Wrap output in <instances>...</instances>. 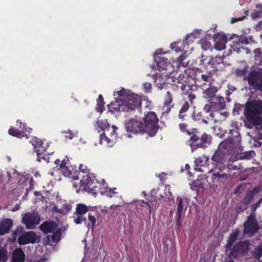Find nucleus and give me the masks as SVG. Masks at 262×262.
<instances>
[{
	"instance_id": "obj_29",
	"label": "nucleus",
	"mask_w": 262,
	"mask_h": 262,
	"mask_svg": "<svg viewBox=\"0 0 262 262\" xmlns=\"http://www.w3.org/2000/svg\"><path fill=\"white\" fill-rule=\"evenodd\" d=\"M99 186H101V188H99V191L102 194H104L107 196L112 198L116 193V192L114 190L108 188L105 182L103 180L102 184H100Z\"/></svg>"
},
{
	"instance_id": "obj_5",
	"label": "nucleus",
	"mask_w": 262,
	"mask_h": 262,
	"mask_svg": "<svg viewBox=\"0 0 262 262\" xmlns=\"http://www.w3.org/2000/svg\"><path fill=\"white\" fill-rule=\"evenodd\" d=\"M158 121L155 113L151 112L147 113L143 118V133H147L150 136H155L159 128Z\"/></svg>"
},
{
	"instance_id": "obj_54",
	"label": "nucleus",
	"mask_w": 262,
	"mask_h": 262,
	"mask_svg": "<svg viewBox=\"0 0 262 262\" xmlns=\"http://www.w3.org/2000/svg\"><path fill=\"white\" fill-rule=\"evenodd\" d=\"M52 210L54 212L58 213L60 214H62V215L66 214L65 211L62 209H61V208L59 209V208H58V207L57 206H54Z\"/></svg>"
},
{
	"instance_id": "obj_49",
	"label": "nucleus",
	"mask_w": 262,
	"mask_h": 262,
	"mask_svg": "<svg viewBox=\"0 0 262 262\" xmlns=\"http://www.w3.org/2000/svg\"><path fill=\"white\" fill-rule=\"evenodd\" d=\"M0 174L2 175V176H7L6 178H3L2 177V180H1L2 181L4 182V181H7L10 180L11 177H10V172H6V171H4V172H2L0 170Z\"/></svg>"
},
{
	"instance_id": "obj_11",
	"label": "nucleus",
	"mask_w": 262,
	"mask_h": 262,
	"mask_svg": "<svg viewBox=\"0 0 262 262\" xmlns=\"http://www.w3.org/2000/svg\"><path fill=\"white\" fill-rule=\"evenodd\" d=\"M227 152L218 149L213 154L211 158L213 162L212 168L209 170V172H212L214 169H219L221 171L224 168L222 165L226 161Z\"/></svg>"
},
{
	"instance_id": "obj_48",
	"label": "nucleus",
	"mask_w": 262,
	"mask_h": 262,
	"mask_svg": "<svg viewBox=\"0 0 262 262\" xmlns=\"http://www.w3.org/2000/svg\"><path fill=\"white\" fill-rule=\"evenodd\" d=\"M118 129L117 127H116L115 125H112V132H110V130H109L108 134H107V135H110V136L113 139H116L117 135H116V130Z\"/></svg>"
},
{
	"instance_id": "obj_7",
	"label": "nucleus",
	"mask_w": 262,
	"mask_h": 262,
	"mask_svg": "<svg viewBox=\"0 0 262 262\" xmlns=\"http://www.w3.org/2000/svg\"><path fill=\"white\" fill-rule=\"evenodd\" d=\"M211 102L212 103V110L215 113L211 112L210 114V116L212 118H215L213 121L216 123L224 120L227 117V113L219 112V111L224 108L225 106L224 98L221 96H216L211 101Z\"/></svg>"
},
{
	"instance_id": "obj_16",
	"label": "nucleus",
	"mask_w": 262,
	"mask_h": 262,
	"mask_svg": "<svg viewBox=\"0 0 262 262\" xmlns=\"http://www.w3.org/2000/svg\"><path fill=\"white\" fill-rule=\"evenodd\" d=\"M203 92V97L206 99L208 102H210L212 100L216 97V93L218 90L217 87L213 85V83L207 84L203 83L201 85Z\"/></svg>"
},
{
	"instance_id": "obj_42",
	"label": "nucleus",
	"mask_w": 262,
	"mask_h": 262,
	"mask_svg": "<svg viewBox=\"0 0 262 262\" xmlns=\"http://www.w3.org/2000/svg\"><path fill=\"white\" fill-rule=\"evenodd\" d=\"M172 100L173 97L172 94L170 91H167L165 95L164 104L165 105H168L172 102Z\"/></svg>"
},
{
	"instance_id": "obj_60",
	"label": "nucleus",
	"mask_w": 262,
	"mask_h": 262,
	"mask_svg": "<svg viewBox=\"0 0 262 262\" xmlns=\"http://www.w3.org/2000/svg\"><path fill=\"white\" fill-rule=\"evenodd\" d=\"M260 189L259 187H255L251 191L249 192H252V195H254V194L258 193L260 191Z\"/></svg>"
},
{
	"instance_id": "obj_28",
	"label": "nucleus",
	"mask_w": 262,
	"mask_h": 262,
	"mask_svg": "<svg viewBox=\"0 0 262 262\" xmlns=\"http://www.w3.org/2000/svg\"><path fill=\"white\" fill-rule=\"evenodd\" d=\"M178 201H179L177 208L178 221L179 222L182 215L184 208L187 203V199L178 197Z\"/></svg>"
},
{
	"instance_id": "obj_23",
	"label": "nucleus",
	"mask_w": 262,
	"mask_h": 262,
	"mask_svg": "<svg viewBox=\"0 0 262 262\" xmlns=\"http://www.w3.org/2000/svg\"><path fill=\"white\" fill-rule=\"evenodd\" d=\"M13 222L10 219H4L0 222V235H4L9 232L12 227Z\"/></svg>"
},
{
	"instance_id": "obj_57",
	"label": "nucleus",
	"mask_w": 262,
	"mask_h": 262,
	"mask_svg": "<svg viewBox=\"0 0 262 262\" xmlns=\"http://www.w3.org/2000/svg\"><path fill=\"white\" fill-rule=\"evenodd\" d=\"M62 206H63L62 209L65 211L66 214L72 208L71 205L70 204L67 203L66 202H64V204H62Z\"/></svg>"
},
{
	"instance_id": "obj_62",
	"label": "nucleus",
	"mask_w": 262,
	"mask_h": 262,
	"mask_svg": "<svg viewBox=\"0 0 262 262\" xmlns=\"http://www.w3.org/2000/svg\"><path fill=\"white\" fill-rule=\"evenodd\" d=\"M189 101L192 102V100H193L195 98V95L192 93H190L188 95Z\"/></svg>"
},
{
	"instance_id": "obj_53",
	"label": "nucleus",
	"mask_w": 262,
	"mask_h": 262,
	"mask_svg": "<svg viewBox=\"0 0 262 262\" xmlns=\"http://www.w3.org/2000/svg\"><path fill=\"white\" fill-rule=\"evenodd\" d=\"M223 59H224L223 56H216L215 58H214L212 59V61L214 63H216V64H220V63L223 62Z\"/></svg>"
},
{
	"instance_id": "obj_15",
	"label": "nucleus",
	"mask_w": 262,
	"mask_h": 262,
	"mask_svg": "<svg viewBox=\"0 0 262 262\" xmlns=\"http://www.w3.org/2000/svg\"><path fill=\"white\" fill-rule=\"evenodd\" d=\"M244 233L245 234L251 236L258 230V225L256 218L253 216L248 217L244 225Z\"/></svg>"
},
{
	"instance_id": "obj_39",
	"label": "nucleus",
	"mask_w": 262,
	"mask_h": 262,
	"mask_svg": "<svg viewBox=\"0 0 262 262\" xmlns=\"http://www.w3.org/2000/svg\"><path fill=\"white\" fill-rule=\"evenodd\" d=\"M83 215L78 214V213L75 212L74 215V221L76 224H80L83 221L86 220L85 218L83 217Z\"/></svg>"
},
{
	"instance_id": "obj_45",
	"label": "nucleus",
	"mask_w": 262,
	"mask_h": 262,
	"mask_svg": "<svg viewBox=\"0 0 262 262\" xmlns=\"http://www.w3.org/2000/svg\"><path fill=\"white\" fill-rule=\"evenodd\" d=\"M28 182V179L25 176L20 175L19 179L18 181V185L20 186V187L24 188L25 186L27 185V183Z\"/></svg>"
},
{
	"instance_id": "obj_17",
	"label": "nucleus",
	"mask_w": 262,
	"mask_h": 262,
	"mask_svg": "<svg viewBox=\"0 0 262 262\" xmlns=\"http://www.w3.org/2000/svg\"><path fill=\"white\" fill-rule=\"evenodd\" d=\"M19 123L20 128H21L23 130H19L15 129L14 127H11L9 129V134L11 136L16 137L17 138L25 137L26 138H28V136L27 134V133L30 134L32 131V128L30 127H27L26 124L19 120L17 121V123Z\"/></svg>"
},
{
	"instance_id": "obj_30",
	"label": "nucleus",
	"mask_w": 262,
	"mask_h": 262,
	"mask_svg": "<svg viewBox=\"0 0 262 262\" xmlns=\"http://www.w3.org/2000/svg\"><path fill=\"white\" fill-rule=\"evenodd\" d=\"M97 124L101 130H104L106 134H108L110 130V125L108 123L107 120L98 119Z\"/></svg>"
},
{
	"instance_id": "obj_61",
	"label": "nucleus",
	"mask_w": 262,
	"mask_h": 262,
	"mask_svg": "<svg viewBox=\"0 0 262 262\" xmlns=\"http://www.w3.org/2000/svg\"><path fill=\"white\" fill-rule=\"evenodd\" d=\"M258 207L259 206L256 203L253 204L251 206V211L254 212Z\"/></svg>"
},
{
	"instance_id": "obj_12",
	"label": "nucleus",
	"mask_w": 262,
	"mask_h": 262,
	"mask_svg": "<svg viewBox=\"0 0 262 262\" xmlns=\"http://www.w3.org/2000/svg\"><path fill=\"white\" fill-rule=\"evenodd\" d=\"M22 223L27 229H33L40 222V217L37 212H27L22 214Z\"/></svg>"
},
{
	"instance_id": "obj_8",
	"label": "nucleus",
	"mask_w": 262,
	"mask_h": 262,
	"mask_svg": "<svg viewBox=\"0 0 262 262\" xmlns=\"http://www.w3.org/2000/svg\"><path fill=\"white\" fill-rule=\"evenodd\" d=\"M13 237L15 240L18 238V242L20 245L34 243L40 241V238L36 236L34 232H25L23 228H18L14 231Z\"/></svg>"
},
{
	"instance_id": "obj_50",
	"label": "nucleus",
	"mask_w": 262,
	"mask_h": 262,
	"mask_svg": "<svg viewBox=\"0 0 262 262\" xmlns=\"http://www.w3.org/2000/svg\"><path fill=\"white\" fill-rule=\"evenodd\" d=\"M151 84L150 83L146 82L143 84V90L145 93H150L151 92Z\"/></svg>"
},
{
	"instance_id": "obj_59",
	"label": "nucleus",
	"mask_w": 262,
	"mask_h": 262,
	"mask_svg": "<svg viewBox=\"0 0 262 262\" xmlns=\"http://www.w3.org/2000/svg\"><path fill=\"white\" fill-rule=\"evenodd\" d=\"M244 16L243 17H237V18H231V23L232 24H233L236 21H238L239 20H243L244 18Z\"/></svg>"
},
{
	"instance_id": "obj_1",
	"label": "nucleus",
	"mask_w": 262,
	"mask_h": 262,
	"mask_svg": "<svg viewBox=\"0 0 262 262\" xmlns=\"http://www.w3.org/2000/svg\"><path fill=\"white\" fill-rule=\"evenodd\" d=\"M60 160L55 161L57 165V170H59L65 177L71 178L75 180H78L81 178L80 182H74L73 186L77 192L80 191H86L89 192L96 193V189L100 183L95 179L93 176H91L86 166L80 165L79 167V171L77 174V170L75 165H71L69 158L66 157L59 164Z\"/></svg>"
},
{
	"instance_id": "obj_37",
	"label": "nucleus",
	"mask_w": 262,
	"mask_h": 262,
	"mask_svg": "<svg viewBox=\"0 0 262 262\" xmlns=\"http://www.w3.org/2000/svg\"><path fill=\"white\" fill-rule=\"evenodd\" d=\"M252 254L256 259H258L262 256V244L259 246L254 248Z\"/></svg>"
},
{
	"instance_id": "obj_2",
	"label": "nucleus",
	"mask_w": 262,
	"mask_h": 262,
	"mask_svg": "<svg viewBox=\"0 0 262 262\" xmlns=\"http://www.w3.org/2000/svg\"><path fill=\"white\" fill-rule=\"evenodd\" d=\"M114 96L115 101L107 105L109 111L112 113L134 110L139 107L141 104L138 95L123 88L115 92Z\"/></svg>"
},
{
	"instance_id": "obj_64",
	"label": "nucleus",
	"mask_w": 262,
	"mask_h": 262,
	"mask_svg": "<svg viewBox=\"0 0 262 262\" xmlns=\"http://www.w3.org/2000/svg\"><path fill=\"white\" fill-rule=\"evenodd\" d=\"M261 52V50L260 48H257L254 50V53L255 54V57H257L258 55H259Z\"/></svg>"
},
{
	"instance_id": "obj_41",
	"label": "nucleus",
	"mask_w": 262,
	"mask_h": 262,
	"mask_svg": "<svg viewBox=\"0 0 262 262\" xmlns=\"http://www.w3.org/2000/svg\"><path fill=\"white\" fill-rule=\"evenodd\" d=\"M200 43L201 45V48L205 51L210 49L211 47V43L205 39L201 40Z\"/></svg>"
},
{
	"instance_id": "obj_38",
	"label": "nucleus",
	"mask_w": 262,
	"mask_h": 262,
	"mask_svg": "<svg viewBox=\"0 0 262 262\" xmlns=\"http://www.w3.org/2000/svg\"><path fill=\"white\" fill-rule=\"evenodd\" d=\"M97 107L96 110L98 112L100 113H102L103 111V106L104 104V102L103 101V99L102 97V96L101 95H99L98 98L97 100Z\"/></svg>"
},
{
	"instance_id": "obj_9",
	"label": "nucleus",
	"mask_w": 262,
	"mask_h": 262,
	"mask_svg": "<svg viewBox=\"0 0 262 262\" xmlns=\"http://www.w3.org/2000/svg\"><path fill=\"white\" fill-rule=\"evenodd\" d=\"M199 37V32H193L189 34L186 36V42H184V40L182 41L174 42L170 45L171 49L174 51L176 53L180 52V51H185V53L187 52V49L188 48L189 44L192 42L194 40Z\"/></svg>"
},
{
	"instance_id": "obj_19",
	"label": "nucleus",
	"mask_w": 262,
	"mask_h": 262,
	"mask_svg": "<svg viewBox=\"0 0 262 262\" xmlns=\"http://www.w3.org/2000/svg\"><path fill=\"white\" fill-rule=\"evenodd\" d=\"M125 127L127 132L135 133H143V122L137 119H130L125 123Z\"/></svg>"
},
{
	"instance_id": "obj_14",
	"label": "nucleus",
	"mask_w": 262,
	"mask_h": 262,
	"mask_svg": "<svg viewBox=\"0 0 262 262\" xmlns=\"http://www.w3.org/2000/svg\"><path fill=\"white\" fill-rule=\"evenodd\" d=\"M249 84L252 89L262 90V73L253 72L249 73L247 77Z\"/></svg>"
},
{
	"instance_id": "obj_4",
	"label": "nucleus",
	"mask_w": 262,
	"mask_h": 262,
	"mask_svg": "<svg viewBox=\"0 0 262 262\" xmlns=\"http://www.w3.org/2000/svg\"><path fill=\"white\" fill-rule=\"evenodd\" d=\"M262 113V102L256 101L246 104L244 114L249 121L255 125L262 123V118L260 116Z\"/></svg>"
},
{
	"instance_id": "obj_22",
	"label": "nucleus",
	"mask_w": 262,
	"mask_h": 262,
	"mask_svg": "<svg viewBox=\"0 0 262 262\" xmlns=\"http://www.w3.org/2000/svg\"><path fill=\"white\" fill-rule=\"evenodd\" d=\"M227 38L224 34H217L214 36L215 44L214 48L218 51H221L225 48Z\"/></svg>"
},
{
	"instance_id": "obj_21",
	"label": "nucleus",
	"mask_w": 262,
	"mask_h": 262,
	"mask_svg": "<svg viewBox=\"0 0 262 262\" xmlns=\"http://www.w3.org/2000/svg\"><path fill=\"white\" fill-rule=\"evenodd\" d=\"M209 160V157L205 155L196 158L194 161L195 166V170L200 172L204 171L205 170H203L202 167L206 168L208 165Z\"/></svg>"
},
{
	"instance_id": "obj_55",
	"label": "nucleus",
	"mask_w": 262,
	"mask_h": 262,
	"mask_svg": "<svg viewBox=\"0 0 262 262\" xmlns=\"http://www.w3.org/2000/svg\"><path fill=\"white\" fill-rule=\"evenodd\" d=\"M63 133L65 134V137L66 138L72 139L73 137L75 136L74 134H73L70 130H68L67 131H64Z\"/></svg>"
},
{
	"instance_id": "obj_35",
	"label": "nucleus",
	"mask_w": 262,
	"mask_h": 262,
	"mask_svg": "<svg viewBox=\"0 0 262 262\" xmlns=\"http://www.w3.org/2000/svg\"><path fill=\"white\" fill-rule=\"evenodd\" d=\"M251 16L253 18L261 17L262 16V6L257 5L256 10H254L251 13Z\"/></svg>"
},
{
	"instance_id": "obj_31",
	"label": "nucleus",
	"mask_w": 262,
	"mask_h": 262,
	"mask_svg": "<svg viewBox=\"0 0 262 262\" xmlns=\"http://www.w3.org/2000/svg\"><path fill=\"white\" fill-rule=\"evenodd\" d=\"M170 78L172 79L173 82H177L179 83L182 84L181 89L182 91H184L187 86L183 84V82L186 81V77L184 75L180 74L177 78L175 76L170 75Z\"/></svg>"
},
{
	"instance_id": "obj_40",
	"label": "nucleus",
	"mask_w": 262,
	"mask_h": 262,
	"mask_svg": "<svg viewBox=\"0 0 262 262\" xmlns=\"http://www.w3.org/2000/svg\"><path fill=\"white\" fill-rule=\"evenodd\" d=\"M238 234V232L237 230L233 232L232 234H231L227 244V247H230L231 246L232 244L236 240Z\"/></svg>"
},
{
	"instance_id": "obj_52",
	"label": "nucleus",
	"mask_w": 262,
	"mask_h": 262,
	"mask_svg": "<svg viewBox=\"0 0 262 262\" xmlns=\"http://www.w3.org/2000/svg\"><path fill=\"white\" fill-rule=\"evenodd\" d=\"M189 108V104L188 102H185L184 104L183 105L182 108L180 110L181 114H183L187 112Z\"/></svg>"
},
{
	"instance_id": "obj_34",
	"label": "nucleus",
	"mask_w": 262,
	"mask_h": 262,
	"mask_svg": "<svg viewBox=\"0 0 262 262\" xmlns=\"http://www.w3.org/2000/svg\"><path fill=\"white\" fill-rule=\"evenodd\" d=\"M180 52H184L183 54L180 56L178 58L177 61H174V60L172 61L173 63L174 64V67H176V63H177L178 69H179V67L180 65H182L183 67H185L187 64V63H183V61L185 59V57L187 56V55H184V54H186L187 52H189V51H187V52L186 53H185V51H181Z\"/></svg>"
},
{
	"instance_id": "obj_18",
	"label": "nucleus",
	"mask_w": 262,
	"mask_h": 262,
	"mask_svg": "<svg viewBox=\"0 0 262 262\" xmlns=\"http://www.w3.org/2000/svg\"><path fill=\"white\" fill-rule=\"evenodd\" d=\"M249 250V244L247 242H241L237 243L230 253V256L237 257L242 255Z\"/></svg>"
},
{
	"instance_id": "obj_44",
	"label": "nucleus",
	"mask_w": 262,
	"mask_h": 262,
	"mask_svg": "<svg viewBox=\"0 0 262 262\" xmlns=\"http://www.w3.org/2000/svg\"><path fill=\"white\" fill-rule=\"evenodd\" d=\"M253 195H252V192H248L246 196L243 200V203L247 205L253 199Z\"/></svg>"
},
{
	"instance_id": "obj_13",
	"label": "nucleus",
	"mask_w": 262,
	"mask_h": 262,
	"mask_svg": "<svg viewBox=\"0 0 262 262\" xmlns=\"http://www.w3.org/2000/svg\"><path fill=\"white\" fill-rule=\"evenodd\" d=\"M30 142L33 146L34 149L37 153V160L39 162L41 161V159L48 161V157H46L47 155L46 152L47 148L49 146L48 144L46 146H43L42 145V142L35 137L32 138Z\"/></svg>"
},
{
	"instance_id": "obj_63",
	"label": "nucleus",
	"mask_w": 262,
	"mask_h": 262,
	"mask_svg": "<svg viewBox=\"0 0 262 262\" xmlns=\"http://www.w3.org/2000/svg\"><path fill=\"white\" fill-rule=\"evenodd\" d=\"M179 127H180V129L182 131V132H185L186 131V125L185 124H180L179 125Z\"/></svg>"
},
{
	"instance_id": "obj_25",
	"label": "nucleus",
	"mask_w": 262,
	"mask_h": 262,
	"mask_svg": "<svg viewBox=\"0 0 262 262\" xmlns=\"http://www.w3.org/2000/svg\"><path fill=\"white\" fill-rule=\"evenodd\" d=\"M166 52L163 53V50L161 49H158L156 51L155 53H154V58L155 62H156V67H155L156 69L158 70V68L157 67V63L159 62H161L162 60H165V62H164L163 63L164 64V67H166L168 64H170L172 65H174L173 63V61L171 63L170 62H168L167 59L165 58L164 57H157L158 55H161V54H164Z\"/></svg>"
},
{
	"instance_id": "obj_24",
	"label": "nucleus",
	"mask_w": 262,
	"mask_h": 262,
	"mask_svg": "<svg viewBox=\"0 0 262 262\" xmlns=\"http://www.w3.org/2000/svg\"><path fill=\"white\" fill-rule=\"evenodd\" d=\"M214 171L211 172L212 173L211 178L213 183L220 182H222L228 179V176L226 173H221L220 171H216V170H219V169H214Z\"/></svg>"
},
{
	"instance_id": "obj_43",
	"label": "nucleus",
	"mask_w": 262,
	"mask_h": 262,
	"mask_svg": "<svg viewBox=\"0 0 262 262\" xmlns=\"http://www.w3.org/2000/svg\"><path fill=\"white\" fill-rule=\"evenodd\" d=\"M201 78L202 80L204 81L203 83H207V84L212 83V78L210 74H202L201 75Z\"/></svg>"
},
{
	"instance_id": "obj_46",
	"label": "nucleus",
	"mask_w": 262,
	"mask_h": 262,
	"mask_svg": "<svg viewBox=\"0 0 262 262\" xmlns=\"http://www.w3.org/2000/svg\"><path fill=\"white\" fill-rule=\"evenodd\" d=\"M255 155L253 150L247 151L243 153V158L246 159H250Z\"/></svg>"
},
{
	"instance_id": "obj_27",
	"label": "nucleus",
	"mask_w": 262,
	"mask_h": 262,
	"mask_svg": "<svg viewBox=\"0 0 262 262\" xmlns=\"http://www.w3.org/2000/svg\"><path fill=\"white\" fill-rule=\"evenodd\" d=\"M57 227V224L55 222H46L40 226V230L45 233L53 232Z\"/></svg>"
},
{
	"instance_id": "obj_47",
	"label": "nucleus",
	"mask_w": 262,
	"mask_h": 262,
	"mask_svg": "<svg viewBox=\"0 0 262 262\" xmlns=\"http://www.w3.org/2000/svg\"><path fill=\"white\" fill-rule=\"evenodd\" d=\"M61 235V232L60 230H57L55 233H53L52 236V239L55 242H58Z\"/></svg>"
},
{
	"instance_id": "obj_26",
	"label": "nucleus",
	"mask_w": 262,
	"mask_h": 262,
	"mask_svg": "<svg viewBox=\"0 0 262 262\" xmlns=\"http://www.w3.org/2000/svg\"><path fill=\"white\" fill-rule=\"evenodd\" d=\"M25 259V254L21 249H16L12 255V262H24Z\"/></svg>"
},
{
	"instance_id": "obj_6",
	"label": "nucleus",
	"mask_w": 262,
	"mask_h": 262,
	"mask_svg": "<svg viewBox=\"0 0 262 262\" xmlns=\"http://www.w3.org/2000/svg\"><path fill=\"white\" fill-rule=\"evenodd\" d=\"M229 134L232 136H230L228 139L222 142L218 147V149L227 152L233 148L238 147L240 145L241 141V137L237 130L231 129Z\"/></svg>"
},
{
	"instance_id": "obj_33",
	"label": "nucleus",
	"mask_w": 262,
	"mask_h": 262,
	"mask_svg": "<svg viewBox=\"0 0 262 262\" xmlns=\"http://www.w3.org/2000/svg\"><path fill=\"white\" fill-rule=\"evenodd\" d=\"M8 259V252L7 250V245H3L0 248V261H6Z\"/></svg>"
},
{
	"instance_id": "obj_20",
	"label": "nucleus",
	"mask_w": 262,
	"mask_h": 262,
	"mask_svg": "<svg viewBox=\"0 0 262 262\" xmlns=\"http://www.w3.org/2000/svg\"><path fill=\"white\" fill-rule=\"evenodd\" d=\"M252 37L251 36H249L241 38L237 41H234L232 42L231 47L233 51L236 52L237 53H239L242 52V49H244L242 45L249 43L250 41H252Z\"/></svg>"
},
{
	"instance_id": "obj_56",
	"label": "nucleus",
	"mask_w": 262,
	"mask_h": 262,
	"mask_svg": "<svg viewBox=\"0 0 262 262\" xmlns=\"http://www.w3.org/2000/svg\"><path fill=\"white\" fill-rule=\"evenodd\" d=\"M228 91L226 92L227 95H230L232 92L236 90V88L232 84H228Z\"/></svg>"
},
{
	"instance_id": "obj_3",
	"label": "nucleus",
	"mask_w": 262,
	"mask_h": 262,
	"mask_svg": "<svg viewBox=\"0 0 262 262\" xmlns=\"http://www.w3.org/2000/svg\"><path fill=\"white\" fill-rule=\"evenodd\" d=\"M165 61V60H162L158 62L157 63V67L158 68V70L162 69L165 70V72L157 73L152 76L155 86L160 90L164 89L166 84L169 83L168 80L170 78V75L178 71L177 63H176V67H174V65L170 64L164 67L163 63Z\"/></svg>"
},
{
	"instance_id": "obj_51",
	"label": "nucleus",
	"mask_w": 262,
	"mask_h": 262,
	"mask_svg": "<svg viewBox=\"0 0 262 262\" xmlns=\"http://www.w3.org/2000/svg\"><path fill=\"white\" fill-rule=\"evenodd\" d=\"M88 219H89V222L91 224V227L93 229L95 225V223H96V218L93 215L89 214V216H88Z\"/></svg>"
},
{
	"instance_id": "obj_36",
	"label": "nucleus",
	"mask_w": 262,
	"mask_h": 262,
	"mask_svg": "<svg viewBox=\"0 0 262 262\" xmlns=\"http://www.w3.org/2000/svg\"><path fill=\"white\" fill-rule=\"evenodd\" d=\"M88 207L86 205L79 204L77 206L76 212L78 214L84 215L88 211Z\"/></svg>"
},
{
	"instance_id": "obj_58",
	"label": "nucleus",
	"mask_w": 262,
	"mask_h": 262,
	"mask_svg": "<svg viewBox=\"0 0 262 262\" xmlns=\"http://www.w3.org/2000/svg\"><path fill=\"white\" fill-rule=\"evenodd\" d=\"M204 111L206 113H209L210 111H213L212 110V103L210 102L209 104H206L204 107Z\"/></svg>"
},
{
	"instance_id": "obj_10",
	"label": "nucleus",
	"mask_w": 262,
	"mask_h": 262,
	"mask_svg": "<svg viewBox=\"0 0 262 262\" xmlns=\"http://www.w3.org/2000/svg\"><path fill=\"white\" fill-rule=\"evenodd\" d=\"M211 143V136L205 133L202 135L200 139L197 135H193L188 141V143L191 147L192 151L197 147H205L210 145Z\"/></svg>"
},
{
	"instance_id": "obj_32",
	"label": "nucleus",
	"mask_w": 262,
	"mask_h": 262,
	"mask_svg": "<svg viewBox=\"0 0 262 262\" xmlns=\"http://www.w3.org/2000/svg\"><path fill=\"white\" fill-rule=\"evenodd\" d=\"M106 133L101 134L100 136V143H106L108 146H112L114 143V139L113 138L110 139L105 136Z\"/></svg>"
}]
</instances>
